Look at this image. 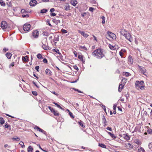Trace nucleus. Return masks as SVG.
I'll return each mask as SVG.
<instances>
[{
  "instance_id": "nucleus-1",
  "label": "nucleus",
  "mask_w": 152,
  "mask_h": 152,
  "mask_svg": "<svg viewBox=\"0 0 152 152\" xmlns=\"http://www.w3.org/2000/svg\"><path fill=\"white\" fill-rule=\"evenodd\" d=\"M105 52L101 49H98L93 52L92 53L93 56L98 59H101L104 56Z\"/></svg>"
},
{
  "instance_id": "nucleus-2",
  "label": "nucleus",
  "mask_w": 152,
  "mask_h": 152,
  "mask_svg": "<svg viewBox=\"0 0 152 152\" xmlns=\"http://www.w3.org/2000/svg\"><path fill=\"white\" fill-rule=\"evenodd\" d=\"M136 87L138 89H141L142 90L144 88V83L143 81H136L135 83Z\"/></svg>"
},
{
  "instance_id": "nucleus-3",
  "label": "nucleus",
  "mask_w": 152,
  "mask_h": 152,
  "mask_svg": "<svg viewBox=\"0 0 152 152\" xmlns=\"http://www.w3.org/2000/svg\"><path fill=\"white\" fill-rule=\"evenodd\" d=\"M127 79L125 78H123L121 80V83L119 85L118 87L119 92H121L124 88V86L125 85Z\"/></svg>"
},
{
  "instance_id": "nucleus-4",
  "label": "nucleus",
  "mask_w": 152,
  "mask_h": 152,
  "mask_svg": "<svg viewBox=\"0 0 152 152\" xmlns=\"http://www.w3.org/2000/svg\"><path fill=\"white\" fill-rule=\"evenodd\" d=\"M30 25L28 23L25 24L23 27V29L25 31H28L30 29Z\"/></svg>"
},
{
  "instance_id": "nucleus-5",
  "label": "nucleus",
  "mask_w": 152,
  "mask_h": 152,
  "mask_svg": "<svg viewBox=\"0 0 152 152\" xmlns=\"http://www.w3.org/2000/svg\"><path fill=\"white\" fill-rule=\"evenodd\" d=\"M39 35V31L37 30L34 31L32 32V36L34 38H37Z\"/></svg>"
},
{
  "instance_id": "nucleus-6",
  "label": "nucleus",
  "mask_w": 152,
  "mask_h": 152,
  "mask_svg": "<svg viewBox=\"0 0 152 152\" xmlns=\"http://www.w3.org/2000/svg\"><path fill=\"white\" fill-rule=\"evenodd\" d=\"M1 26L2 29H4L7 28L8 25L6 21H4L2 22L1 24Z\"/></svg>"
},
{
  "instance_id": "nucleus-7",
  "label": "nucleus",
  "mask_w": 152,
  "mask_h": 152,
  "mask_svg": "<svg viewBox=\"0 0 152 152\" xmlns=\"http://www.w3.org/2000/svg\"><path fill=\"white\" fill-rule=\"evenodd\" d=\"M109 47L110 48L113 50H116L118 48V47L117 45H113L109 44Z\"/></svg>"
},
{
  "instance_id": "nucleus-8",
  "label": "nucleus",
  "mask_w": 152,
  "mask_h": 152,
  "mask_svg": "<svg viewBox=\"0 0 152 152\" xmlns=\"http://www.w3.org/2000/svg\"><path fill=\"white\" fill-rule=\"evenodd\" d=\"M124 36L126 39L131 42L132 40V37L130 36V35L129 33H127L125 34Z\"/></svg>"
},
{
  "instance_id": "nucleus-9",
  "label": "nucleus",
  "mask_w": 152,
  "mask_h": 152,
  "mask_svg": "<svg viewBox=\"0 0 152 152\" xmlns=\"http://www.w3.org/2000/svg\"><path fill=\"white\" fill-rule=\"evenodd\" d=\"M78 32L85 38L89 36V35L87 33L84 31L79 30Z\"/></svg>"
},
{
  "instance_id": "nucleus-10",
  "label": "nucleus",
  "mask_w": 152,
  "mask_h": 152,
  "mask_svg": "<svg viewBox=\"0 0 152 152\" xmlns=\"http://www.w3.org/2000/svg\"><path fill=\"white\" fill-rule=\"evenodd\" d=\"M133 60L132 57L131 56H129L128 57V64L131 65L133 64Z\"/></svg>"
},
{
  "instance_id": "nucleus-11",
  "label": "nucleus",
  "mask_w": 152,
  "mask_h": 152,
  "mask_svg": "<svg viewBox=\"0 0 152 152\" xmlns=\"http://www.w3.org/2000/svg\"><path fill=\"white\" fill-rule=\"evenodd\" d=\"M107 34L110 37H111L113 39L116 37L115 35L114 34L110 31H108Z\"/></svg>"
},
{
  "instance_id": "nucleus-12",
  "label": "nucleus",
  "mask_w": 152,
  "mask_h": 152,
  "mask_svg": "<svg viewBox=\"0 0 152 152\" xmlns=\"http://www.w3.org/2000/svg\"><path fill=\"white\" fill-rule=\"evenodd\" d=\"M139 68L140 69L141 72L143 74L145 75V73L146 71L145 68L144 67L140 66Z\"/></svg>"
},
{
  "instance_id": "nucleus-13",
  "label": "nucleus",
  "mask_w": 152,
  "mask_h": 152,
  "mask_svg": "<svg viewBox=\"0 0 152 152\" xmlns=\"http://www.w3.org/2000/svg\"><path fill=\"white\" fill-rule=\"evenodd\" d=\"M59 37V36L58 35H55L54 36V38L53 40V42H54L55 43H56L57 41H58Z\"/></svg>"
},
{
  "instance_id": "nucleus-14",
  "label": "nucleus",
  "mask_w": 152,
  "mask_h": 152,
  "mask_svg": "<svg viewBox=\"0 0 152 152\" xmlns=\"http://www.w3.org/2000/svg\"><path fill=\"white\" fill-rule=\"evenodd\" d=\"M37 3V1L35 0H31L29 3V4L31 6H34Z\"/></svg>"
},
{
  "instance_id": "nucleus-15",
  "label": "nucleus",
  "mask_w": 152,
  "mask_h": 152,
  "mask_svg": "<svg viewBox=\"0 0 152 152\" xmlns=\"http://www.w3.org/2000/svg\"><path fill=\"white\" fill-rule=\"evenodd\" d=\"M45 72L46 74L48 75L51 76L52 75V72L49 69H46Z\"/></svg>"
},
{
  "instance_id": "nucleus-16",
  "label": "nucleus",
  "mask_w": 152,
  "mask_h": 152,
  "mask_svg": "<svg viewBox=\"0 0 152 152\" xmlns=\"http://www.w3.org/2000/svg\"><path fill=\"white\" fill-rule=\"evenodd\" d=\"M120 33L121 35H122L123 36H125L126 34H127V32L126 31V30L124 29H121L120 31Z\"/></svg>"
},
{
  "instance_id": "nucleus-17",
  "label": "nucleus",
  "mask_w": 152,
  "mask_h": 152,
  "mask_svg": "<svg viewBox=\"0 0 152 152\" xmlns=\"http://www.w3.org/2000/svg\"><path fill=\"white\" fill-rule=\"evenodd\" d=\"M53 22L56 25H58L59 23H60V21L59 20H57L54 19L53 20Z\"/></svg>"
},
{
  "instance_id": "nucleus-18",
  "label": "nucleus",
  "mask_w": 152,
  "mask_h": 152,
  "mask_svg": "<svg viewBox=\"0 0 152 152\" xmlns=\"http://www.w3.org/2000/svg\"><path fill=\"white\" fill-rule=\"evenodd\" d=\"M126 146L129 149H130L133 148V145L130 143H128L126 145Z\"/></svg>"
},
{
  "instance_id": "nucleus-19",
  "label": "nucleus",
  "mask_w": 152,
  "mask_h": 152,
  "mask_svg": "<svg viewBox=\"0 0 152 152\" xmlns=\"http://www.w3.org/2000/svg\"><path fill=\"white\" fill-rule=\"evenodd\" d=\"M77 3V1L76 0H72L71 1V4L74 6H75Z\"/></svg>"
},
{
  "instance_id": "nucleus-20",
  "label": "nucleus",
  "mask_w": 152,
  "mask_h": 152,
  "mask_svg": "<svg viewBox=\"0 0 152 152\" xmlns=\"http://www.w3.org/2000/svg\"><path fill=\"white\" fill-rule=\"evenodd\" d=\"M137 152H145V151L143 148L140 147L138 148Z\"/></svg>"
},
{
  "instance_id": "nucleus-21",
  "label": "nucleus",
  "mask_w": 152,
  "mask_h": 152,
  "mask_svg": "<svg viewBox=\"0 0 152 152\" xmlns=\"http://www.w3.org/2000/svg\"><path fill=\"white\" fill-rule=\"evenodd\" d=\"M102 121L104 123V126L107 125V121L105 118L104 117V118H102Z\"/></svg>"
},
{
  "instance_id": "nucleus-22",
  "label": "nucleus",
  "mask_w": 152,
  "mask_h": 152,
  "mask_svg": "<svg viewBox=\"0 0 152 152\" xmlns=\"http://www.w3.org/2000/svg\"><path fill=\"white\" fill-rule=\"evenodd\" d=\"M12 55V54L10 53H7L6 54V57L8 58V59H9L11 58Z\"/></svg>"
},
{
  "instance_id": "nucleus-23",
  "label": "nucleus",
  "mask_w": 152,
  "mask_h": 152,
  "mask_svg": "<svg viewBox=\"0 0 152 152\" xmlns=\"http://www.w3.org/2000/svg\"><path fill=\"white\" fill-rule=\"evenodd\" d=\"M126 51V50L124 49H122L119 52V54L121 56H122L123 53Z\"/></svg>"
},
{
  "instance_id": "nucleus-24",
  "label": "nucleus",
  "mask_w": 152,
  "mask_h": 152,
  "mask_svg": "<svg viewBox=\"0 0 152 152\" xmlns=\"http://www.w3.org/2000/svg\"><path fill=\"white\" fill-rule=\"evenodd\" d=\"M123 75L126 77H128L131 75V74L129 72H123Z\"/></svg>"
},
{
  "instance_id": "nucleus-25",
  "label": "nucleus",
  "mask_w": 152,
  "mask_h": 152,
  "mask_svg": "<svg viewBox=\"0 0 152 152\" xmlns=\"http://www.w3.org/2000/svg\"><path fill=\"white\" fill-rule=\"evenodd\" d=\"M34 129H35L37 130H38L39 131V132H44L43 130L42 129L40 128L39 127H38L37 126H35L34 127Z\"/></svg>"
},
{
  "instance_id": "nucleus-26",
  "label": "nucleus",
  "mask_w": 152,
  "mask_h": 152,
  "mask_svg": "<svg viewBox=\"0 0 152 152\" xmlns=\"http://www.w3.org/2000/svg\"><path fill=\"white\" fill-rule=\"evenodd\" d=\"M107 133L112 137L113 138H116V136L114 135L113 134H112L111 133L107 132Z\"/></svg>"
},
{
  "instance_id": "nucleus-27",
  "label": "nucleus",
  "mask_w": 152,
  "mask_h": 152,
  "mask_svg": "<svg viewBox=\"0 0 152 152\" xmlns=\"http://www.w3.org/2000/svg\"><path fill=\"white\" fill-rule=\"evenodd\" d=\"M42 47L44 50H47L49 49V48L48 46L44 44H43L42 45Z\"/></svg>"
},
{
  "instance_id": "nucleus-28",
  "label": "nucleus",
  "mask_w": 152,
  "mask_h": 152,
  "mask_svg": "<svg viewBox=\"0 0 152 152\" xmlns=\"http://www.w3.org/2000/svg\"><path fill=\"white\" fill-rule=\"evenodd\" d=\"M134 142L138 145H140L141 144V142L139 140H134Z\"/></svg>"
},
{
  "instance_id": "nucleus-29",
  "label": "nucleus",
  "mask_w": 152,
  "mask_h": 152,
  "mask_svg": "<svg viewBox=\"0 0 152 152\" xmlns=\"http://www.w3.org/2000/svg\"><path fill=\"white\" fill-rule=\"evenodd\" d=\"M33 150V148L31 146H29L28 148V152H32Z\"/></svg>"
},
{
  "instance_id": "nucleus-30",
  "label": "nucleus",
  "mask_w": 152,
  "mask_h": 152,
  "mask_svg": "<svg viewBox=\"0 0 152 152\" xmlns=\"http://www.w3.org/2000/svg\"><path fill=\"white\" fill-rule=\"evenodd\" d=\"M99 146L103 148H106V145L102 143H99Z\"/></svg>"
},
{
  "instance_id": "nucleus-31",
  "label": "nucleus",
  "mask_w": 152,
  "mask_h": 152,
  "mask_svg": "<svg viewBox=\"0 0 152 152\" xmlns=\"http://www.w3.org/2000/svg\"><path fill=\"white\" fill-rule=\"evenodd\" d=\"M12 140H16L17 141H19L20 140L19 138L17 136H16L12 138Z\"/></svg>"
},
{
  "instance_id": "nucleus-32",
  "label": "nucleus",
  "mask_w": 152,
  "mask_h": 152,
  "mask_svg": "<svg viewBox=\"0 0 152 152\" xmlns=\"http://www.w3.org/2000/svg\"><path fill=\"white\" fill-rule=\"evenodd\" d=\"M53 113L54 115L55 116H57L59 115V113L57 111L54 110Z\"/></svg>"
},
{
  "instance_id": "nucleus-33",
  "label": "nucleus",
  "mask_w": 152,
  "mask_h": 152,
  "mask_svg": "<svg viewBox=\"0 0 152 152\" xmlns=\"http://www.w3.org/2000/svg\"><path fill=\"white\" fill-rule=\"evenodd\" d=\"M0 4L2 6H5V3L2 0L0 1Z\"/></svg>"
},
{
  "instance_id": "nucleus-34",
  "label": "nucleus",
  "mask_w": 152,
  "mask_h": 152,
  "mask_svg": "<svg viewBox=\"0 0 152 152\" xmlns=\"http://www.w3.org/2000/svg\"><path fill=\"white\" fill-rule=\"evenodd\" d=\"M79 48H80V49L84 50H87V48L84 46H80L79 47Z\"/></svg>"
},
{
  "instance_id": "nucleus-35",
  "label": "nucleus",
  "mask_w": 152,
  "mask_h": 152,
  "mask_svg": "<svg viewBox=\"0 0 152 152\" xmlns=\"http://www.w3.org/2000/svg\"><path fill=\"white\" fill-rule=\"evenodd\" d=\"M53 103L55 104L58 107L63 110V108L57 103L56 102H53Z\"/></svg>"
},
{
  "instance_id": "nucleus-36",
  "label": "nucleus",
  "mask_w": 152,
  "mask_h": 152,
  "mask_svg": "<svg viewBox=\"0 0 152 152\" xmlns=\"http://www.w3.org/2000/svg\"><path fill=\"white\" fill-rule=\"evenodd\" d=\"M0 119V124H3L4 123V120L2 118H1Z\"/></svg>"
},
{
  "instance_id": "nucleus-37",
  "label": "nucleus",
  "mask_w": 152,
  "mask_h": 152,
  "mask_svg": "<svg viewBox=\"0 0 152 152\" xmlns=\"http://www.w3.org/2000/svg\"><path fill=\"white\" fill-rule=\"evenodd\" d=\"M47 11V10L46 9H43L41 10L40 12L42 13H45Z\"/></svg>"
},
{
  "instance_id": "nucleus-38",
  "label": "nucleus",
  "mask_w": 152,
  "mask_h": 152,
  "mask_svg": "<svg viewBox=\"0 0 152 152\" xmlns=\"http://www.w3.org/2000/svg\"><path fill=\"white\" fill-rule=\"evenodd\" d=\"M78 123L83 128H84L85 127V126H84V125L83 124V123H82V121H79L78 122Z\"/></svg>"
},
{
  "instance_id": "nucleus-39",
  "label": "nucleus",
  "mask_w": 152,
  "mask_h": 152,
  "mask_svg": "<svg viewBox=\"0 0 152 152\" xmlns=\"http://www.w3.org/2000/svg\"><path fill=\"white\" fill-rule=\"evenodd\" d=\"M61 31L63 34H66L67 33V30L63 29H61Z\"/></svg>"
},
{
  "instance_id": "nucleus-40",
  "label": "nucleus",
  "mask_w": 152,
  "mask_h": 152,
  "mask_svg": "<svg viewBox=\"0 0 152 152\" xmlns=\"http://www.w3.org/2000/svg\"><path fill=\"white\" fill-rule=\"evenodd\" d=\"M148 147L152 151V142H151L149 144Z\"/></svg>"
},
{
  "instance_id": "nucleus-41",
  "label": "nucleus",
  "mask_w": 152,
  "mask_h": 152,
  "mask_svg": "<svg viewBox=\"0 0 152 152\" xmlns=\"http://www.w3.org/2000/svg\"><path fill=\"white\" fill-rule=\"evenodd\" d=\"M43 34L44 36L47 37L49 35V34L47 32L45 31L43 33Z\"/></svg>"
},
{
  "instance_id": "nucleus-42",
  "label": "nucleus",
  "mask_w": 152,
  "mask_h": 152,
  "mask_svg": "<svg viewBox=\"0 0 152 152\" xmlns=\"http://www.w3.org/2000/svg\"><path fill=\"white\" fill-rule=\"evenodd\" d=\"M102 23L103 24H104L105 23V17L103 16H102Z\"/></svg>"
},
{
  "instance_id": "nucleus-43",
  "label": "nucleus",
  "mask_w": 152,
  "mask_h": 152,
  "mask_svg": "<svg viewBox=\"0 0 152 152\" xmlns=\"http://www.w3.org/2000/svg\"><path fill=\"white\" fill-rule=\"evenodd\" d=\"M19 144L21 145L22 148L25 147V145L24 143L22 141H21L19 143Z\"/></svg>"
},
{
  "instance_id": "nucleus-44",
  "label": "nucleus",
  "mask_w": 152,
  "mask_h": 152,
  "mask_svg": "<svg viewBox=\"0 0 152 152\" xmlns=\"http://www.w3.org/2000/svg\"><path fill=\"white\" fill-rule=\"evenodd\" d=\"M37 57L38 58L40 59L42 58V56L39 53L37 55Z\"/></svg>"
},
{
  "instance_id": "nucleus-45",
  "label": "nucleus",
  "mask_w": 152,
  "mask_h": 152,
  "mask_svg": "<svg viewBox=\"0 0 152 152\" xmlns=\"http://www.w3.org/2000/svg\"><path fill=\"white\" fill-rule=\"evenodd\" d=\"M147 132L150 134H152V130L151 129H148Z\"/></svg>"
},
{
  "instance_id": "nucleus-46",
  "label": "nucleus",
  "mask_w": 152,
  "mask_h": 152,
  "mask_svg": "<svg viewBox=\"0 0 152 152\" xmlns=\"http://www.w3.org/2000/svg\"><path fill=\"white\" fill-rule=\"evenodd\" d=\"M48 108L50 110L51 112L52 113H53V111L54 110V109L52 107H50V106H48Z\"/></svg>"
},
{
  "instance_id": "nucleus-47",
  "label": "nucleus",
  "mask_w": 152,
  "mask_h": 152,
  "mask_svg": "<svg viewBox=\"0 0 152 152\" xmlns=\"http://www.w3.org/2000/svg\"><path fill=\"white\" fill-rule=\"evenodd\" d=\"M69 115H70V117H71L72 118H74V116H73V114L72 113V112H71L70 111H69Z\"/></svg>"
},
{
  "instance_id": "nucleus-48",
  "label": "nucleus",
  "mask_w": 152,
  "mask_h": 152,
  "mask_svg": "<svg viewBox=\"0 0 152 152\" xmlns=\"http://www.w3.org/2000/svg\"><path fill=\"white\" fill-rule=\"evenodd\" d=\"M51 92L53 94H55V95H56V96H58V94L57 93H56L55 91H51Z\"/></svg>"
},
{
  "instance_id": "nucleus-49",
  "label": "nucleus",
  "mask_w": 152,
  "mask_h": 152,
  "mask_svg": "<svg viewBox=\"0 0 152 152\" xmlns=\"http://www.w3.org/2000/svg\"><path fill=\"white\" fill-rule=\"evenodd\" d=\"M94 10V8L91 7H90V8H89V10L90 11L92 12H93V11Z\"/></svg>"
},
{
  "instance_id": "nucleus-50",
  "label": "nucleus",
  "mask_w": 152,
  "mask_h": 152,
  "mask_svg": "<svg viewBox=\"0 0 152 152\" xmlns=\"http://www.w3.org/2000/svg\"><path fill=\"white\" fill-rule=\"evenodd\" d=\"M54 50H55V51L59 54H60V53L59 52V50L58 49H54Z\"/></svg>"
},
{
  "instance_id": "nucleus-51",
  "label": "nucleus",
  "mask_w": 152,
  "mask_h": 152,
  "mask_svg": "<svg viewBox=\"0 0 152 152\" xmlns=\"http://www.w3.org/2000/svg\"><path fill=\"white\" fill-rule=\"evenodd\" d=\"M32 93L35 96H37V93L36 91H32Z\"/></svg>"
},
{
  "instance_id": "nucleus-52",
  "label": "nucleus",
  "mask_w": 152,
  "mask_h": 152,
  "mask_svg": "<svg viewBox=\"0 0 152 152\" xmlns=\"http://www.w3.org/2000/svg\"><path fill=\"white\" fill-rule=\"evenodd\" d=\"M125 138L127 140H129L130 139V137L127 135L125 136Z\"/></svg>"
},
{
  "instance_id": "nucleus-53",
  "label": "nucleus",
  "mask_w": 152,
  "mask_h": 152,
  "mask_svg": "<svg viewBox=\"0 0 152 152\" xmlns=\"http://www.w3.org/2000/svg\"><path fill=\"white\" fill-rule=\"evenodd\" d=\"M117 105V104H115L113 106V109L114 110H115V109H116Z\"/></svg>"
},
{
  "instance_id": "nucleus-54",
  "label": "nucleus",
  "mask_w": 152,
  "mask_h": 152,
  "mask_svg": "<svg viewBox=\"0 0 152 152\" xmlns=\"http://www.w3.org/2000/svg\"><path fill=\"white\" fill-rule=\"evenodd\" d=\"M72 89L75 91H77L79 93H82V92L79 90L78 89H76L75 88H72Z\"/></svg>"
},
{
  "instance_id": "nucleus-55",
  "label": "nucleus",
  "mask_w": 152,
  "mask_h": 152,
  "mask_svg": "<svg viewBox=\"0 0 152 152\" xmlns=\"http://www.w3.org/2000/svg\"><path fill=\"white\" fill-rule=\"evenodd\" d=\"M69 9V6H68L67 7H66L65 8V10L66 11L68 10Z\"/></svg>"
},
{
  "instance_id": "nucleus-56",
  "label": "nucleus",
  "mask_w": 152,
  "mask_h": 152,
  "mask_svg": "<svg viewBox=\"0 0 152 152\" xmlns=\"http://www.w3.org/2000/svg\"><path fill=\"white\" fill-rule=\"evenodd\" d=\"M39 66H37L35 67V69L37 72H39Z\"/></svg>"
},
{
  "instance_id": "nucleus-57",
  "label": "nucleus",
  "mask_w": 152,
  "mask_h": 152,
  "mask_svg": "<svg viewBox=\"0 0 152 152\" xmlns=\"http://www.w3.org/2000/svg\"><path fill=\"white\" fill-rule=\"evenodd\" d=\"M73 67L74 69H76L77 71L78 69V68L76 66V65L74 66H73Z\"/></svg>"
},
{
  "instance_id": "nucleus-58",
  "label": "nucleus",
  "mask_w": 152,
  "mask_h": 152,
  "mask_svg": "<svg viewBox=\"0 0 152 152\" xmlns=\"http://www.w3.org/2000/svg\"><path fill=\"white\" fill-rule=\"evenodd\" d=\"M14 62H13L12 63H11V64H10V66H9V67H10L11 66H14Z\"/></svg>"
},
{
  "instance_id": "nucleus-59",
  "label": "nucleus",
  "mask_w": 152,
  "mask_h": 152,
  "mask_svg": "<svg viewBox=\"0 0 152 152\" xmlns=\"http://www.w3.org/2000/svg\"><path fill=\"white\" fill-rule=\"evenodd\" d=\"M47 23H48V25L50 26H52V25H51L50 24V21L49 20H47Z\"/></svg>"
},
{
  "instance_id": "nucleus-60",
  "label": "nucleus",
  "mask_w": 152,
  "mask_h": 152,
  "mask_svg": "<svg viewBox=\"0 0 152 152\" xmlns=\"http://www.w3.org/2000/svg\"><path fill=\"white\" fill-rule=\"evenodd\" d=\"M27 56H26V57H24L22 59L23 60H24L25 61H27Z\"/></svg>"
},
{
  "instance_id": "nucleus-61",
  "label": "nucleus",
  "mask_w": 152,
  "mask_h": 152,
  "mask_svg": "<svg viewBox=\"0 0 152 152\" xmlns=\"http://www.w3.org/2000/svg\"><path fill=\"white\" fill-rule=\"evenodd\" d=\"M23 17L24 18L25 17H28L29 16V15L28 14L25 15H22Z\"/></svg>"
},
{
  "instance_id": "nucleus-62",
  "label": "nucleus",
  "mask_w": 152,
  "mask_h": 152,
  "mask_svg": "<svg viewBox=\"0 0 152 152\" xmlns=\"http://www.w3.org/2000/svg\"><path fill=\"white\" fill-rule=\"evenodd\" d=\"M78 58L80 60H81V59H83V56L81 55H78Z\"/></svg>"
},
{
  "instance_id": "nucleus-63",
  "label": "nucleus",
  "mask_w": 152,
  "mask_h": 152,
  "mask_svg": "<svg viewBox=\"0 0 152 152\" xmlns=\"http://www.w3.org/2000/svg\"><path fill=\"white\" fill-rule=\"evenodd\" d=\"M26 12V11L25 10L22 9L21 11V12L22 13H23Z\"/></svg>"
},
{
  "instance_id": "nucleus-64",
  "label": "nucleus",
  "mask_w": 152,
  "mask_h": 152,
  "mask_svg": "<svg viewBox=\"0 0 152 152\" xmlns=\"http://www.w3.org/2000/svg\"><path fill=\"white\" fill-rule=\"evenodd\" d=\"M43 61L45 63H46L48 62L47 59L46 58L44 59Z\"/></svg>"
}]
</instances>
